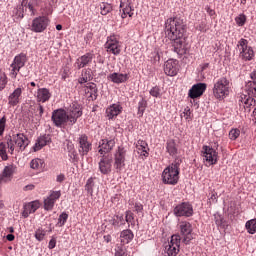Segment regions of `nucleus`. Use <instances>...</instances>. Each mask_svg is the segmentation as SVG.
Segmentation results:
<instances>
[{
	"label": "nucleus",
	"mask_w": 256,
	"mask_h": 256,
	"mask_svg": "<svg viewBox=\"0 0 256 256\" xmlns=\"http://www.w3.org/2000/svg\"><path fill=\"white\" fill-rule=\"evenodd\" d=\"M187 23L182 17L168 18L165 22V35L170 41H174L173 49L177 55H185L189 51V43L185 38Z\"/></svg>",
	"instance_id": "obj_1"
},
{
	"label": "nucleus",
	"mask_w": 256,
	"mask_h": 256,
	"mask_svg": "<svg viewBox=\"0 0 256 256\" xmlns=\"http://www.w3.org/2000/svg\"><path fill=\"white\" fill-rule=\"evenodd\" d=\"M250 79L251 80L246 82L244 87V91L248 94L240 92L236 95V103H238L240 107H243L245 111H248V113L251 111V108L256 105L255 98H253L256 97V70L250 73Z\"/></svg>",
	"instance_id": "obj_2"
},
{
	"label": "nucleus",
	"mask_w": 256,
	"mask_h": 256,
	"mask_svg": "<svg viewBox=\"0 0 256 256\" xmlns=\"http://www.w3.org/2000/svg\"><path fill=\"white\" fill-rule=\"evenodd\" d=\"M182 160L176 158L173 163L166 167L162 172V183L164 185H177L179 183V173Z\"/></svg>",
	"instance_id": "obj_3"
},
{
	"label": "nucleus",
	"mask_w": 256,
	"mask_h": 256,
	"mask_svg": "<svg viewBox=\"0 0 256 256\" xmlns=\"http://www.w3.org/2000/svg\"><path fill=\"white\" fill-rule=\"evenodd\" d=\"M212 93L215 99L223 101L231 94V81L223 76L214 81Z\"/></svg>",
	"instance_id": "obj_4"
},
{
	"label": "nucleus",
	"mask_w": 256,
	"mask_h": 256,
	"mask_svg": "<svg viewBox=\"0 0 256 256\" xmlns=\"http://www.w3.org/2000/svg\"><path fill=\"white\" fill-rule=\"evenodd\" d=\"M29 143H31V141H29L27 135L23 133L12 134L7 139V146L11 155H13L15 150L18 152L25 151V149L29 147Z\"/></svg>",
	"instance_id": "obj_5"
},
{
	"label": "nucleus",
	"mask_w": 256,
	"mask_h": 256,
	"mask_svg": "<svg viewBox=\"0 0 256 256\" xmlns=\"http://www.w3.org/2000/svg\"><path fill=\"white\" fill-rule=\"evenodd\" d=\"M25 63H27V54L20 53L16 55L10 64V73L9 77L11 79H17V75H19V71L25 67Z\"/></svg>",
	"instance_id": "obj_6"
},
{
	"label": "nucleus",
	"mask_w": 256,
	"mask_h": 256,
	"mask_svg": "<svg viewBox=\"0 0 256 256\" xmlns=\"http://www.w3.org/2000/svg\"><path fill=\"white\" fill-rule=\"evenodd\" d=\"M237 49L239 51V57L240 59H243V61H251L255 57L253 48L249 46V41L245 38L238 41Z\"/></svg>",
	"instance_id": "obj_7"
},
{
	"label": "nucleus",
	"mask_w": 256,
	"mask_h": 256,
	"mask_svg": "<svg viewBox=\"0 0 256 256\" xmlns=\"http://www.w3.org/2000/svg\"><path fill=\"white\" fill-rule=\"evenodd\" d=\"M51 120L55 127H65V125L69 123V116L67 115V110L63 108L54 110L52 112Z\"/></svg>",
	"instance_id": "obj_8"
},
{
	"label": "nucleus",
	"mask_w": 256,
	"mask_h": 256,
	"mask_svg": "<svg viewBox=\"0 0 256 256\" xmlns=\"http://www.w3.org/2000/svg\"><path fill=\"white\" fill-rule=\"evenodd\" d=\"M182 241L185 245H189L193 241V225L187 221H181L178 225Z\"/></svg>",
	"instance_id": "obj_9"
},
{
	"label": "nucleus",
	"mask_w": 256,
	"mask_h": 256,
	"mask_svg": "<svg viewBox=\"0 0 256 256\" xmlns=\"http://www.w3.org/2000/svg\"><path fill=\"white\" fill-rule=\"evenodd\" d=\"M179 247H181V235L174 234L172 235L170 242H168V245L165 247L166 256H177Z\"/></svg>",
	"instance_id": "obj_10"
},
{
	"label": "nucleus",
	"mask_w": 256,
	"mask_h": 256,
	"mask_svg": "<svg viewBox=\"0 0 256 256\" xmlns=\"http://www.w3.org/2000/svg\"><path fill=\"white\" fill-rule=\"evenodd\" d=\"M173 213L175 217H193V205L189 202H182L175 206Z\"/></svg>",
	"instance_id": "obj_11"
},
{
	"label": "nucleus",
	"mask_w": 256,
	"mask_h": 256,
	"mask_svg": "<svg viewBox=\"0 0 256 256\" xmlns=\"http://www.w3.org/2000/svg\"><path fill=\"white\" fill-rule=\"evenodd\" d=\"M99 171L102 175H109L113 169V156L100 155V161L98 163Z\"/></svg>",
	"instance_id": "obj_12"
},
{
	"label": "nucleus",
	"mask_w": 256,
	"mask_h": 256,
	"mask_svg": "<svg viewBox=\"0 0 256 256\" xmlns=\"http://www.w3.org/2000/svg\"><path fill=\"white\" fill-rule=\"evenodd\" d=\"M202 157L209 165H216L219 153L213 147L205 145L202 147Z\"/></svg>",
	"instance_id": "obj_13"
},
{
	"label": "nucleus",
	"mask_w": 256,
	"mask_h": 256,
	"mask_svg": "<svg viewBox=\"0 0 256 256\" xmlns=\"http://www.w3.org/2000/svg\"><path fill=\"white\" fill-rule=\"evenodd\" d=\"M125 157H127V149L119 146L114 154V167L117 171H123L125 167Z\"/></svg>",
	"instance_id": "obj_14"
},
{
	"label": "nucleus",
	"mask_w": 256,
	"mask_h": 256,
	"mask_svg": "<svg viewBox=\"0 0 256 256\" xmlns=\"http://www.w3.org/2000/svg\"><path fill=\"white\" fill-rule=\"evenodd\" d=\"M49 18L47 16H39L33 19L31 31L34 33H43L49 27Z\"/></svg>",
	"instance_id": "obj_15"
},
{
	"label": "nucleus",
	"mask_w": 256,
	"mask_h": 256,
	"mask_svg": "<svg viewBox=\"0 0 256 256\" xmlns=\"http://www.w3.org/2000/svg\"><path fill=\"white\" fill-rule=\"evenodd\" d=\"M66 114L69 119V125H75V123H77V119L83 115V111L79 104L72 103L67 109Z\"/></svg>",
	"instance_id": "obj_16"
},
{
	"label": "nucleus",
	"mask_w": 256,
	"mask_h": 256,
	"mask_svg": "<svg viewBox=\"0 0 256 256\" xmlns=\"http://www.w3.org/2000/svg\"><path fill=\"white\" fill-rule=\"evenodd\" d=\"M93 144L89 142V137L86 134H81L78 137V151L82 157H85L91 151Z\"/></svg>",
	"instance_id": "obj_17"
},
{
	"label": "nucleus",
	"mask_w": 256,
	"mask_h": 256,
	"mask_svg": "<svg viewBox=\"0 0 256 256\" xmlns=\"http://www.w3.org/2000/svg\"><path fill=\"white\" fill-rule=\"evenodd\" d=\"M113 147H115V138H103L98 143V153L107 155L113 151Z\"/></svg>",
	"instance_id": "obj_18"
},
{
	"label": "nucleus",
	"mask_w": 256,
	"mask_h": 256,
	"mask_svg": "<svg viewBox=\"0 0 256 256\" xmlns=\"http://www.w3.org/2000/svg\"><path fill=\"white\" fill-rule=\"evenodd\" d=\"M105 49L107 53H112V55H120L121 53V44L119 43V40L115 38V36H110L107 39V42L105 44Z\"/></svg>",
	"instance_id": "obj_19"
},
{
	"label": "nucleus",
	"mask_w": 256,
	"mask_h": 256,
	"mask_svg": "<svg viewBox=\"0 0 256 256\" xmlns=\"http://www.w3.org/2000/svg\"><path fill=\"white\" fill-rule=\"evenodd\" d=\"M60 198H61V190L50 191L49 196L44 199L45 211H53V207H55V203H57V200Z\"/></svg>",
	"instance_id": "obj_20"
},
{
	"label": "nucleus",
	"mask_w": 256,
	"mask_h": 256,
	"mask_svg": "<svg viewBox=\"0 0 256 256\" xmlns=\"http://www.w3.org/2000/svg\"><path fill=\"white\" fill-rule=\"evenodd\" d=\"M164 73L168 77H175L179 73V61L175 59H169L164 64Z\"/></svg>",
	"instance_id": "obj_21"
},
{
	"label": "nucleus",
	"mask_w": 256,
	"mask_h": 256,
	"mask_svg": "<svg viewBox=\"0 0 256 256\" xmlns=\"http://www.w3.org/2000/svg\"><path fill=\"white\" fill-rule=\"evenodd\" d=\"M15 171H17V166L15 164L5 166L0 174V183H8V181H11L13 175H15Z\"/></svg>",
	"instance_id": "obj_22"
},
{
	"label": "nucleus",
	"mask_w": 256,
	"mask_h": 256,
	"mask_svg": "<svg viewBox=\"0 0 256 256\" xmlns=\"http://www.w3.org/2000/svg\"><path fill=\"white\" fill-rule=\"evenodd\" d=\"M205 91H207V84L205 83L194 84L188 92V97H190V99H197L201 97V95H203Z\"/></svg>",
	"instance_id": "obj_23"
},
{
	"label": "nucleus",
	"mask_w": 256,
	"mask_h": 256,
	"mask_svg": "<svg viewBox=\"0 0 256 256\" xmlns=\"http://www.w3.org/2000/svg\"><path fill=\"white\" fill-rule=\"evenodd\" d=\"M121 113H123V106H121V103L119 102L110 105L106 109V117L109 121L115 119V117H118Z\"/></svg>",
	"instance_id": "obj_24"
},
{
	"label": "nucleus",
	"mask_w": 256,
	"mask_h": 256,
	"mask_svg": "<svg viewBox=\"0 0 256 256\" xmlns=\"http://www.w3.org/2000/svg\"><path fill=\"white\" fill-rule=\"evenodd\" d=\"M120 9L122 19H127V15L133 17V11H135V9L131 6V0H121Z\"/></svg>",
	"instance_id": "obj_25"
},
{
	"label": "nucleus",
	"mask_w": 256,
	"mask_h": 256,
	"mask_svg": "<svg viewBox=\"0 0 256 256\" xmlns=\"http://www.w3.org/2000/svg\"><path fill=\"white\" fill-rule=\"evenodd\" d=\"M35 97L37 103H47L51 99L52 94L48 88H38Z\"/></svg>",
	"instance_id": "obj_26"
},
{
	"label": "nucleus",
	"mask_w": 256,
	"mask_h": 256,
	"mask_svg": "<svg viewBox=\"0 0 256 256\" xmlns=\"http://www.w3.org/2000/svg\"><path fill=\"white\" fill-rule=\"evenodd\" d=\"M21 95H23V88H16L8 96V105H10V107H16V105H19V101H21Z\"/></svg>",
	"instance_id": "obj_27"
},
{
	"label": "nucleus",
	"mask_w": 256,
	"mask_h": 256,
	"mask_svg": "<svg viewBox=\"0 0 256 256\" xmlns=\"http://www.w3.org/2000/svg\"><path fill=\"white\" fill-rule=\"evenodd\" d=\"M93 62V54L92 53H86L79 57L75 62V67L77 69H83L87 67V65L91 64Z\"/></svg>",
	"instance_id": "obj_28"
},
{
	"label": "nucleus",
	"mask_w": 256,
	"mask_h": 256,
	"mask_svg": "<svg viewBox=\"0 0 256 256\" xmlns=\"http://www.w3.org/2000/svg\"><path fill=\"white\" fill-rule=\"evenodd\" d=\"M39 207H41V203L39 202V200H35V201L25 204L24 210L22 212V216L25 219H27V217H29V215H31V213H35V211H37V209H39Z\"/></svg>",
	"instance_id": "obj_29"
},
{
	"label": "nucleus",
	"mask_w": 256,
	"mask_h": 256,
	"mask_svg": "<svg viewBox=\"0 0 256 256\" xmlns=\"http://www.w3.org/2000/svg\"><path fill=\"white\" fill-rule=\"evenodd\" d=\"M51 143V135L49 134H44L40 137L37 138L35 144H34V151H41L43 147H46V145H49Z\"/></svg>",
	"instance_id": "obj_30"
},
{
	"label": "nucleus",
	"mask_w": 256,
	"mask_h": 256,
	"mask_svg": "<svg viewBox=\"0 0 256 256\" xmlns=\"http://www.w3.org/2000/svg\"><path fill=\"white\" fill-rule=\"evenodd\" d=\"M136 151L140 157L147 159L149 157V145L145 140H138L136 143Z\"/></svg>",
	"instance_id": "obj_31"
},
{
	"label": "nucleus",
	"mask_w": 256,
	"mask_h": 256,
	"mask_svg": "<svg viewBox=\"0 0 256 256\" xmlns=\"http://www.w3.org/2000/svg\"><path fill=\"white\" fill-rule=\"evenodd\" d=\"M108 79L112 81V83H116L117 85H119L121 83H125V81H128L129 74L114 72L108 76Z\"/></svg>",
	"instance_id": "obj_32"
},
{
	"label": "nucleus",
	"mask_w": 256,
	"mask_h": 256,
	"mask_svg": "<svg viewBox=\"0 0 256 256\" xmlns=\"http://www.w3.org/2000/svg\"><path fill=\"white\" fill-rule=\"evenodd\" d=\"M134 237L135 235L133 234V231L129 229L123 230L120 233V242L122 243V245H128V243L133 241Z\"/></svg>",
	"instance_id": "obj_33"
},
{
	"label": "nucleus",
	"mask_w": 256,
	"mask_h": 256,
	"mask_svg": "<svg viewBox=\"0 0 256 256\" xmlns=\"http://www.w3.org/2000/svg\"><path fill=\"white\" fill-rule=\"evenodd\" d=\"M166 151L167 153H169V155L171 157H176L177 153H178V149H177V143L175 142V140L171 139L168 140L166 143Z\"/></svg>",
	"instance_id": "obj_34"
},
{
	"label": "nucleus",
	"mask_w": 256,
	"mask_h": 256,
	"mask_svg": "<svg viewBox=\"0 0 256 256\" xmlns=\"http://www.w3.org/2000/svg\"><path fill=\"white\" fill-rule=\"evenodd\" d=\"M91 79H93V75H91V69H84L82 70L81 76L78 78V83L83 85L88 83V81H91Z\"/></svg>",
	"instance_id": "obj_35"
},
{
	"label": "nucleus",
	"mask_w": 256,
	"mask_h": 256,
	"mask_svg": "<svg viewBox=\"0 0 256 256\" xmlns=\"http://www.w3.org/2000/svg\"><path fill=\"white\" fill-rule=\"evenodd\" d=\"M30 167H31V169H34L35 171H39V170L43 169V167H45V161H43L40 158L33 159L30 162Z\"/></svg>",
	"instance_id": "obj_36"
},
{
	"label": "nucleus",
	"mask_w": 256,
	"mask_h": 256,
	"mask_svg": "<svg viewBox=\"0 0 256 256\" xmlns=\"http://www.w3.org/2000/svg\"><path fill=\"white\" fill-rule=\"evenodd\" d=\"M110 223L113 225V227H121V225H125V217L123 214L116 215L110 220Z\"/></svg>",
	"instance_id": "obj_37"
},
{
	"label": "nucleus",
	"mask_w": 256,
	"mask_h": 256,
	"mask_svg": "<svg viewBox=\"0 0 256 256\" xmlns=\"http://www.w3.org/2000/svg\"><path fill=\"white\" fill-rule=\"evenodd\" d=\"M245 227H246L247 233H249V235H255V233H256V218L248 220L245 224Z\"/></svg>",
	"instance_id": "obj_38"
},
{
	"label": "nucleus",
	"mask_w": 256,
	"mask_h": 256,
	"mask_svg": "<svg viewBox=\"0 0 256 256\" xmlns=\"http://www.w3.org/2000/svg\"><path fill=\"white\" fill-rule=\"evenodd\" d=\"M147 100H145V98H142L139 102H138V111H137V115L138 117H143V115L145 114V110L147 109Z\"/></svg>",
	"instance_id": "obj_39"
},
{
	"label": "nucleus",
	"mask_w": 256,
	"mask_h": 256,
	"mask_svg": "<svg viewBox=\"0 0 256 256\" xmlns=\"http://www.w3.org/2000/svg\"><path fill=\"white\" fill-rule=\"evenodd\" d=\"M113 11V6L107 2H102L100 4V13L101 15H109Z\"/></svg>",
	"instance_id": "obj_40"
},
{
	"label": "nucleus",
	"mask_w": 256,
	"mask_h": 256,
	"mask_svg": "<svg viewBox=\"0 0 256 256\" xmlns=\"http://www.w3.org/2000/svg\"><path fill=\"white\" fill-rule=\"evenodd\" d=\"M128 225H132V227H135V214L131 212V210H127L125 212V220Z\"/></svg>",
	"instance_id": "obj_41"
},
{
	"label": "nucleus",
	"mask_w": 256,
	"mask_h": 256,
	"mask_svg": "<svg viewBox=\"0 0 256 256\" xmlns=\"http://www.w3.org/2000/svg\"><path fill=\"white\" fill-rule=\"evenodd\" d=\"M45 235H47V230H45L43 228H38L35 231L34 237L37 241L41 242V241H43V239H45Z\"/></svg>",
	"instance_id": "obj_42"
},
{
	"label": "nucleus",
	"mask_w": 256,
	"mask_h": 256,
	"mask_svg": "<svg viewBox=\"0 0 256 256\" xmlns=\"http://www.w3.org/2000/svg\"><path fill=\"white\" fill-rule=\"evenodd\" d=\"M150 61L153 63V65H157L161 61V52L159 50H155L150 55Z\"/></svg>",
	"instance_id": "obj_43"
},
{
	"label": "nucleus",
	"mask_w": 256,
	"mask_h": 256,
	"mask_svg": "<svg viewBox=\"0 0 256 256\" xmlns=\"http://www.w3.org/2000/svg\"><path fill=\"white\" fill-rule=\"evenodd\" d=\"M0 157L2 161H7V159H9V156L7 155V144H5V142L0 143Z\"/></svg>",
	"instance_id": "obj_44"
},
{
	"label": "nucleus",
	"mask_w": 256,
	"mask_h": 256,
	"mask_svg": "<svg viewBox=\"0 0 256 256\" xmlns=\"http://www.w3.org/2000/svg\"><path fill=\"white\" fill-rule=\"evenodd\" d=\"M8 82L9 81L7 80V74H5V72L0 69V91H3V89L7 87Z\"/></svg>",
	"instance_id": "obj_45"
},
{
	"label": "nucleus",
	"mask_w": 256,
	"mask_h": 256,
	"mask_svg": "<svg viewBox=\"0 0 256 256\" xmlns=\"http://www.w3.org/2000/svg\"><path fill=\"white\" fill-rule=\"evenodd\" d=\"M128 205L133 206L134 205V211L139 215L140 213H143V204L140 202H133L129 200Z\"/></svg>",
	"instance_id": "obj_46"
},
{
	"label": "nucleus",
	"mask_w": 256,
	"mask_h": 256,
	"mask_svg": "<svg viewBox=\"0 0 256 256\" xmlns=\"http://www.w3.org/2000/svg\"><path fill=\"white\" fill-rule=\"evenodd\" d=\"M149 94L151 95V97L159 99L161 98V88H159V86H154L150 89Z\"/></svg>",
	"instance_id": "obj_47"
},
{
	"label": "nucleus",
	"mask_w": 256,
	"mask_h": 256,
	"mask_svg": "<svg viewBox=\"0 0 256 256\" xmlns=\"http://www.w3.org/2000/svg\"><path fill=\"white\" fill-rule=\"evenodd\" d=\"M235 22L238 27H243V25L247 23V16H245V14H240L235 18Z\"/></svg>",
	"instance_id": "obj_48"
},
{
	"label": "nucleus",
	"mask_w": 256,
	"mask_h": 256,
	"mask_svg": "<svg viewBox=\"0 0 256 256\" xmlns=\"http://www.w3.org/2000/svg\"><path fill=\"white\" fill-rule=\"evenodd\" d=\"M239 135H241V130L237 128L231 129L229 132V139H231V141H235L239 138Z\"/></svg>",
	"instance_id": "obj_49"
},
{
	"label": "nucleus",
	"mask_w": 256,
	"mask_h": 256,
	"mask_svg": "<svg viewBox=\"0 0 256 256\" xmlns=\"http://www.w3.org/2000/svg\"><path fill=\"white\" fill-rule=\"evenodd\" d=\"M95 185V182L93 181V177H90L85 185V189L87 191V193L93 194V187Z\"/></svg>",
	"instance_id": "obj_50"
},
{
	"label": "nucleus",
	"mask_w": 256,
	"mask_h": 256,
	"mask_svg": "<svg viewBox=\"0 0 256 256\" xmlns=\"http://www.w3.org/2000/svg\"><path fill=\"white\" fill-rule=\"evenodd\" d=\"M127 249L124 248V246H117L115 248V254L114 256H127Z\"/></svg>",
	"instance_id": "obj_51"
},
{
	"label": "nucleus",
	"mask_w": 256,
	"mask_h": 256,
	"mask_svg": "<svg viewBox=\"0 0 256 256\" xmlns=\"http://www.w3.org/2000/svg\"><path fill=\"white\" fill-rule=\"evenodd\" d=\"M67 219H69V215L67 213L63 212L62 214H60V216L58 218L59 227H63V225H65V223H67Z\"/></svg>",
	"instance_id": "obj_52"
},
{
	"label": "nucleus",
	"mask_w": 256,
	"mask_h": 256,
	"mask_svg": "<svg viewBox=\"0 0 256 256\" xmlns=\"http://www.w3.org/2000/svg\"><path fill=\"white\" fill-rule=\"evenodd\" d=\"M39 5V0H30L28 3V9L32 13V15H35V7Z\"/></svg>",
	"instance_id": "obj_53"
},
{
	"label": "nucleus",
	"mask_w": 256,
	"mask_h": 256,
	"mask_svg": "<svg viewBox=\"0 0 256 256\" xmlns=\"http://www.w3.org/2000/svg\"><path fill=\"white\" fill-rule=\"evenodd\" d=\"M67 149L69 151L70 159L75 160L77 158V153L75 152V148L73 147V144H68Z\"/></svg>",
	"instance_id": "obj_54"
},
{
	"label": "nucleus",
	"mask_w": 256,
	"mask_h": 256,
	"mask_svg": "<svg viewBox=\"0 0 256 256\" xmlns=\"http://www.w3.org/2000/svg\"><path fill=\"white\" fill-rule=\"evenodd\" d=\"M6 124H7V118H5V116H3L0 119V137L3 136V133H5Z\"/></svg>",
	"instance_id": "obj_55"
},
{
	"label": "nucleus",
	"mask_w": 256,
	"mask_h": 256,
	"mask_svg": "<svg viewBox=\"0 0 256 256\" xmlns=\"http://www.w3.org/2000/svg\"><path fill=\"white\" fill-rule=\"evenodd\" d=\"M87 93H89V98L92 99V101H95V99H97L98 97V93H99V90L96 88V89H92V90H86Z\"/></svg>",
	"instance_id": "obj_56"
},
{
	"label": "nucleus",
	"mask_w": 256,
	"mask_h": 256,
	"mask_svg": "<svg viewBox=\"0 0 256 256\" xmlns=\"http://www.w3.org/2000/svg\"><path fill=\"white\" fill-rule=\"evenodd\" d=\"M14 13L16 14V16L19 18V19H23L24 15V11H23V8L21 6H17L15 9H14Z\"/></svg>",
	"instance_id": "obj_57"
},
{
	"label": "nucleus",
	"mask_w": 256,
	"mask_h": 256,
	"mask_svg": "<svg viewBox=\"0 0 256 256\" xmlns=\"http://www.w3.org/2000/svg\"><path fill=\"white\" fill-rule=\"evenodd\" d=\"M214 220L217 227H221V225H223V216L220 214H214Z\"/></svg>",
	"instance_id": "obj_58"
},
{
	"label": "nucleus",
	"mask_w": 256,
	"mask_h": 256,
	"mask_svg": "<svg viewBox=\"0 0 256 256\" xmlns=\"http://www.w3.org/2000/svg\"><path fill=\"white\" fill-rule=\"evenodd\" d=\"M196 29H198V31H201L202 33H205V31H207V23L202 21L198 26H196Z\"/></svg>",
	"instance_id": "obj_59"
},
{
	"label": "nucleus",
	"mask_w": 256,
	"mask_h": 256,
	"mask_svg": "<svg viewBox=\"0 0 256 256\" xmlns=\"http://www.w3.org/2000/svg\"><path fill=\"white\" fill-rule=\"evenodd\" d=\"M57 247V238L52 237L48 244V249H55Z\"/></svg>",
	"instance_id": "obj_60"
},
{
	"label": "nucleus",
	"mask_w": 256,
	"mask_h": 256,
	"mask_svg": "<svg viewBox=\"0 0 256 256\" xmlns=\"http://www.w3.org/2000/svg\"><path fill=\"white\" fill-rule=\"evenodd\" d=\"M184 117L185 119H191V109L189 107L184 109Z\"/></svg>",
	"instance_id": "obj_61"
},
{
	"label": "nucleus",
	"mask_w": 256,
	"mask_h": 256,
	"mask_svg": "<svg viewBox=\"0 0 256 256\" xmlns=\"http://www.w3.org/2000/svg\"><path fill=\"white\" fill-rule=\"evenodd\" d=\"M86 88H87V91H92V89L93 90H95V89H97V84H95V83H87L86 84Z\"/></svg>",
	"instance_id": "obj_62"
},
{
	"label": "nucleus",
	"mask_w": 256,
	"mask_h": 256,
	"mask_svg": "<svg viewBox=\"0 0 256 256\" xmlns=\"http://www.w3.org/2000/svg\"><path fill=\"white\" fill-rule=\"evenodd\" d=\"M63 181H65V174H59L56 177V182L57 183H63Z\"/></svg>",
	"instance_id": "obj_63"
},
{
	"label": "nucleus",
	"mask_w": 256,
	"mask_h": 256,
	"mask_svg": "<svg viewBox=\"0 0 256 256\" xmlns=\"http://www.w3.org/2000/svg\"><path fill=\"white\" fill-rule=\"evenodd\" d=\"M33 189H35L34 184H28L23 187V191H33Z\"/></svg>",
	"instance_id": "obj_64"
}]
</instances>
